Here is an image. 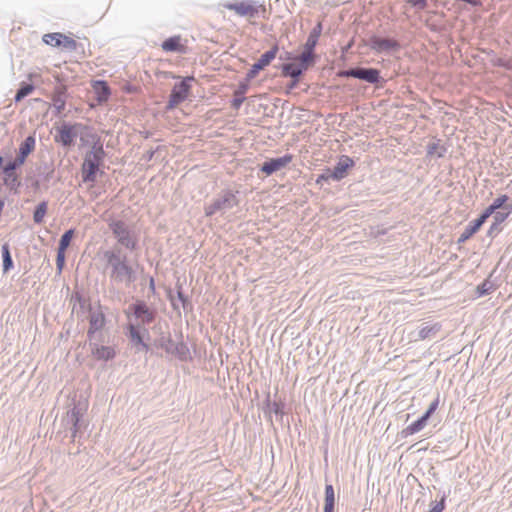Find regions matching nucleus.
I'll return each instance as SVG.
<instances>
[{
    "mask_svg": "<svg viewBox=\"0 0 512 512\" xmlns=\"http://www.w3.org/2000/svg\"><path fill=\"white\" fill-rule=\"evenodd\" d=\"M224 7L234 11L239 16H247L255 18L258 14V8L254 5L253 0H243L236 3H226Z\"/></svg>",
    "mask_w": 512,
    "mask_h": 512,
    "instance_id": "9b49d317",
    "label": "nucleus"
},
{
    "mask_svg": "<svg viewBox=\"0 0 512 512\" xmlns=\"http://www.w3.org/2000/svg\"><path fill=\"white\" fill-rule=\"evenodd\" d=\"M156 345L160 348H162L163 350H165V352L167 354H171L172 350H173V347L175 345V342L173 341V339L171 338L170 335H164L162 334L157 340H156Z\"/></svg>",
    "mask_w": 512,
    "mask_h": 512,
    "instance_id": "f704fd0d",
    "label": "nucleus"
},
{
    "mask_svg": "<svg viewBox=\"0 0 512 512\" xmlns=\"http://www.w3.org/2000/svg\"><path fill=\"white\" fill-rule=\"evenodd\" d=\"M93 87L97 93L98 102L102 103L108 100L111 95V91L106 81L97 80L94 82Z\"/></svg>",
    "mask_w": 512,
    "mask_h": 512,
    "instance_id": "a878e982",
    "label": "nucleus"
},
{
    "mask_svg": "<svg viewBox=\"0 0 512 512\" xmlns=\"http://www.w3.org/2000/svg\"><path fill=\"white\" fill-rule=\"evenodd\" d=\"M335 508V492L331 484L325 485V503L323 512H334Z\"/></svg>",
    "mask_w": 512,
    "mask_h": 512,
    "instance_id": "cd10ccee",
    "label": "nucleus"
},
{
    "mask_svg": "<svg viewBox=\"0 0 512 512\" xmlns=\"http://www.w3.org/2000/svg\"><path fill=\"white\" fill-rule=\"evenodd\" d=\"M193 80V76H187L173 86L166 109L171 110L186 100L191 90L190 82Z\"/></svg>",
    "mask_w": 512,
    "mask_h": 512,
    "instance_id": "0eeeda50",
    "label": "nucleus"
},
{
    "mask_svg": "<svg viewBox=\"0 0 512 512\" xmlns=\"http://www.w3.org/2000/svg\"><path fill=\"white\" fill-rule=\"evenodd\" d=\"M317 58L318 56L315 51L303 47L302 52L295 57V63L302 71L306 72L310 67L316 64Z\"/></svg>",
    "mask_w": 512,
    "mask_h": 512,
    "instance_id": "f3484780",
    "label": "nucleus"
},
{
    "mask_svg": "<svg viewBox=\"0 0 512 512\" xmlns=\"http://www.w3.org/2000/svg\"><path fill=\"white\" fill-rule=\"evenodd\" d=\"M272 410L275 414H282V407L279 403L274 402L272 406Z\"/></svg>",
    "mask_w": 512,
    "mask_h": 512,
    "instance_id": "4d7b16f0",
    "label": "nucleus"
},
{
    "mask_svg": "<svg viewBox=\"0 0 512 512\" xmlns=\"http://www.w3.org/2000/svg\"><path fill=\"white\" fill-rule=\"evenodd\" d=\"M125 314L129 320L133 316L137 320L136 325L145 327L146 325L154 322L157 311L156 309L150 308L144 300L137 299L135 302L129 305L128 309L125 311Z\"/></svg>",
    "mask_w": 512,
    "mask_h": 512,
    "instance_id": "423d86ee",
    "label": "nucleus"
},
{
    "mask_svg": "<svg viewBox=\"0 0 512 512\" xmlns=\"http://www.w3.org/2000/svg\"><path fill=\"white\" fill-rule=\"evenodd\" d=\"M447 152V147L445 145H440L439 142H432L427 145V155L428 156H437L438 158H442L445 156Z\"/></svg>",
    "mask_w": 512,
    "mask_h": 512,
    "instance_id": "72a5a7b5",
    "label": "nucleus"
},
{
    "mask_svg": "<svg viewBox=\"0 0 512 512\" xmlns=\"http://www.w3.org/2000/svg\"><path fill=\"white\" fill-rule=\"evenodd\" d=\"M478 228L474 226L472 222H469V224L464 228L463 232L461 233L460 237L457 240L458 244L465 243L467 240H469L475 233L478 232Z\"/></svg>",
    "mask_w": 512,
    "mask_h": 512,
    "instance_id": "e433bc0d",
    "label": "nucleus"
},
{
    "mask_svg": "<svg viewBox=\"0 0 512 512\" xmlns=\"http://www.w3.org/2000/svg\"><path fill=\"white\" fill-rule=\"evenodd\" d=\"M238 191L230 189L222 190L210 204L204 208L205 216L212 217L214 215L224 216L226 212L239 205L237 197Z\"/></svg>",
    "mask_w": 512,
    "mask_h": 512,
    "instance_id": "20e7f679",
    "label": "nucleus"
},
{
    "mask_svg": "<svg viewBox=\"0 0 512 512\" xmlns=\"http://www.w3.org/2000/svg\"><path fill=\"white\" fill-rule=\"evenodd\" d=\"M440 329L441 325L439 323H434L432 325L424 324L419 330L418 337L421 340L434 337Z\"/></svg>",
    "mask_w": 512,
    "mask_h": 512,
    "instance_id": "c85d7f7f",
    "label": "nucleus"
},
{
    "mask_svg": "<svg viewBox=\"0 0 512 512\" xmlns=\"http://www.w3.org/2000/svg\"><path fill=\"white\" fill-rule=\"evenodd\" d=\"M24 98H25V96L19 90H17L16 94L14 96V101L16 103H18V102L22 101Z\"/></svg>",
    "mask_w": 512,
    "mask_h": 512,
    "instance_id": "bf43d9fd",
    "label": "nucleus"
},
{
    "mask_svg": "<svg viewBox=\"0 0 512 512\" xmlns=\"http://www.w3.org/2000/svg\"><path fill=\"white\" fill-rule=\"evenodd\" d=\"M416 10H424L428 6V0H404Z\"/></svg>",
    "mask_w": 512,
    "mask_h": 512,
    "instance_id": "c03bdc74",
    "label": "nucleus"
},
{
    "mask_svg": "<svg viewBox=\"0 0 512 512\" xmlns=\"http://www.w3.org/2000/svg\"><path fill=\"white\" fill-rule=\"evenodd\" d=\"M322 30H323L322 23L318 22L313 27V29L310 31L308 38H307L305 44L303 45V47L307 48L311 51H315V48L318 44V40H319V37L321 36Z\"/></svg>",
    "mask_w": 512,
    "mask_h": 512,
    "instance_id": "412c9836",
    "label": "nucleus"
},
{
    "mask_svg": "<svg viewBox=\"0 0 512 512\" xmlns=\"http://www.w3.org/2000/svg\"><path fill=\"white\" fill-rule=\"evenodd\" d=\"M34 148L35 138L33 136H28L21 142L16 157L25 162L28 155L34 150Z\"/></svg>",
    "mask_w": 512,
    "mask_h": 512,
    "instance_id": "aec40b11",
    "label": "nucleus"
},
{
    "mask_svg": "<svg viewBox=\"0 0 512 512\" xmlns=\"http://www.w3.org/2000/svg\"><path fill=\"white\" fill-rule=\"evenodd\" d=\"M25 162H23V160H19V158L15 157L14 159H11L9 160L8 162H6L4 164V166L2 168H5L7 170H11V171H15L17 172V170L24 164Z\"/></svg>",
    "mask_w": 512,
    "mask_h": 512,
    "instance_id": "37998d69",
    "label": "nucleus"
},
{
    "mask_svg": "<svg viewBox=\"0 0 512 512\" xmlns=\"http://www.w3.org/2000/svg\"><path fill=\"white\" fill-rule=\"evenodd\" d=\"M446 508V494L444 493L439 501L431 502L428 512H443Z\"/></svg>",
    "mask_w": 512,
    "mask_h": 512,
    "instance_id": "ea45409f",
    "label": "nucleus"
},
{
    "mask_svg": "<svg viewBox=\"0 0 512 512\" xmlns=\"http://www.w3.org/2000/svg\"><path fill=\"white\" fill-rule=\"evenodd\" d=\"M106 268L109 270L111 283L130 286L136 281V271L129 264L128 256L120 247H113L103 252Z\"/></svg>",
    "mask_w": 512,
    "mask_h": 512,
    "instance_id": "f257e3e1",
    "label": "nucleus"
},
{
    "mask_svg": "<svg viewBox=\"0 0 512 512\" xmlns=\"http://www.w3.org/2000/svg\"><path fill=\"white\" fill-rule=\"evenodd\" d=\"M2 181L3 185L12 193L18 194L19 188L21 187V181L19 175L15 171L7 170L2 168Z\"/></svg>",
    "mask_w": 512,
    "mask_h": 512,
    "instance_id": "a211bd4d",
    "label": "nucleus"
},
{
    "mask_svg": "<svg viewBox=\"0 0 512 512\" xmlns=\"http://www.w3.org/2000/svg\"><path fill=\"white\" fill-rule=\"evenodd\" d=\"M278 51L279 47L277 44H275L270 50L264 52L248 70L246 74V81L250 82L258 75L261 70L270 65V63L276 58Z\"/></svg>",
    "mask_w": 512,
    "mask_h": 512,
    "instance_id": "6e6552de",
    "label": "nucleus"
},
{
    "mask_svg": "<svg viewBox=\"0 0 512 512\" xmlns=\"http://www.w3.org/2000/svg\"><path fill=\"white\" fill-rule=\"evenodd\" d=\"M1 251H2L3 272L7 273L14 266L9 244L8 243L3 244Z\"/></svg>",
    "mask_w": 512,
    "mask_h": 512,
    "instance_id": "7c9ffc66",
    "label": "nucleus"
},
{
    "mask_svg": "<svg viewBox=\"0 0 512 512\" xmlns=\"http://www.w3.org/2000/svg\"><path fill=\"white\" fill-rule=\"evenodd\" d=\"M355 166V161L347 156L341 155L337 164L331 170L330 176L333 181H340L348 175L349 169Z\"/></svg>",
    "mask_w": 512,
    "mask_h": 512,
    "instance_id": "f8f14e48",
    "label": "nucleus"
},
{
    "mask_svg": "<svg viewBox=\"0 0 512 512\" xmlns=\"http://www.w3.org/2000/svg\"><path fill=\"white\" fill-rule=\"evenodd\" d=\"M248 89H249V84L247 81L241 82L238 85V88L234 92V98L231 102V106L233 109L238 110L241 107V105L243 104V102L246 99L245 94L247 93Z\"/></svg>",
    "mask_w": 512,
    "mask_h": 512,
    "instance_id": "4be33fe9",
    "label": "nucleus"
},
{
    "mask_svg": "<svg viewBox=\"0 0 512 512\" xmlns=\"http://www.w3.org/2000/svg\"><path fill=\"white\" fill-rule=\"evenodd\" d=\"M106 153L103 145L94 143L91 150L86 153L81 167L82 181L84 183H94L97 179V174H103L100 167L103 165Z\"/></svg>",
    "mask_w": 512,
    "mask_h": 512,
    "instance_id": "f03ea898",
    "label": "nucleus"
},
{
    "mask_svg": "<svg viewBox=\"0 0 512 512\" xmlns=\"http://www.w3.org/2000/svg\"><path fill=\"white\" fill-rule=\"evenodd\" d=\"M88 344L92 356L97 360L109 361L116 356V351L112 346L100 345L95 339L89 340Z\"/></svg>",
    "mask_w": 512,
    "mask_h": 512,
    "instance_id": "4468645a",
    "label": "nucleus"
},
{
    "mask_svg": "<svg viewBox=\"0 0 512 512\" xmlns=\"http://www.w3.org/2000/svg\"><path fill=\"white\" fill-rule=\"evenodd\" d=\"M280 59H285V60H294L295 61V57L293 56V54L291 52H285V56H280Z\"/></svg>",
    "mask_w": 512,
    "mask_h": 512,
    "instance_id": "69168bd1",
    "label": "nucleus"
},
{
    "mask_svg": "<svg viewBox=\"0 0 512 512\" xmlns=\"http://www.w3.org/2000/svg\"><path fill=\"white\" fill-rule=\"evenodd\" d=\"M161 47L166 52H180L183 53L185 47L181 44L180 36H172L164 40Z\"/></svg>",
    "mask_w": 512,
    "mask_h": 512,
    "instance_id": "5701e85b",
    "label": "nucleus"
},
{
    "mask_svg": "<svg viewBox=\"0 0 512 512\" xmlns=\"http://www.w3.org/2000/svg\"><path fill=\"white\" fill-rule=\"evenodd\" d=\"M75 235L74 229H68L65 231L62 236L60 237L59 243H58V250L66 251L67 248L70 246L71 240L73 239Z\"/></svg>",
    "mask_w": 512,
    "mask_h": 512,
    "instance_id": "c9c22d12",
    "label": "nucleus"
},
{
    "mask_svg": "<svg viewBox=\"0 0 512 512\" xmlns=\"http://www.w3.org/2000/svg\"><path fill=\"white\" fill-rule=\"evenodd\" d=\"M106 323L103 312H91L89 316V329L87 331L88 340L95 339L96 332L100 331Z\"/></svg>",
    "mask_w": 512,
    "mask_h": 512,
    "instance_id": "dca6fc26",
    "label": "nucleus"
},
{
    "mask_svg": "<svg viewBox=\"0 0 512 512\" xmlns=\"http://www.w3.org/2000/svg\"><path fill=\"white\" fill-rule=\"evenodd\" d=\"M66 94L67 88L64 85L57 86L53 91L52 102L57 115L61 114L65 109Z\"/></svg>",
    "mask_w": 512,
    "mask_h": 512,
    "instance_id": "6ab92c4d",
    "label": "nucleus"
},
{
    "mask_svg": "<svg viewBox=\"0 0 512 512\" xmlns=\"http://www.w3.org/2000/svg\"><path fill=\"white\" fill-rule=\"evenodd\" d=\"M78 126H81V124L76 123L71 125L64 122L60 127L57 128L55 141L64 147H71L74 145V141L78 135L77 131L75 130V128Z\"/></svg>",
    "mask_w": 512,
    "mask_h": 512,
    "instance_id": "1a4fd4ad",
    "label": "nucleus"
},
{
    "mask_svg": "<svg viewBox=\"0 0 512 512\" xmlns=\"http://www.w3.org/2000/svg\"><path fill=\"white\" fill-rule=\"evenodd\" d=\"M438 406H439V396L430 403V405H429L428 409L425 411L424 415H426L428 418H430L432 416V414L437 410Z\"/></svg>",
    "mask_w": 512,
    "mask_h": 512,
    "instance_id": "de8ad7c7",
    "label": "nucleus"
},
{
    "mask_svg": "<svg viewBox=\"0 0 512 512\" xmlns=\"http://www.w3.org/2000/svg\"><path fill=\"white\" fill-rule=\"evenodd\" d=\"M291 161L292 155L290 154H285L277 158H270L262 163L260 171L266 174L267 176H270L273 173L285 168Z\"/></svg>",
    "mask_w": 512,
    "mask_h": 512,
    "instance_id": "9d476101",
    "label": "nucleus"
},
{
    "mask_svg": "<svg viewBox=\"0 0 512 512\" xmlns=\"http://www.w3.org/2000/svg\"><path fill=\"white\" fill-rule=\"evenodd\" d=\"M511 213L512 204L506 206V211H495V213L493 214V223L502 225V223L506 221V219L509 217Z\"/></svg>",
    "mask_w": 512,
    "mask_h": 512,
    "instance_id": "4c0bfd02",
    "label": "nucleus"
},
{
    "mask_svg": "<svg viewBox=\"0 0 512 512\" xmlns=\"http://www.w3.org/2000/svg\"><path fill=\"white\" fill-rule=\"evenodd\" d=\"M428 420L429 418L423 414L416 421L412 422L405 429H403L402 434L407 437L420 432L427 425Z\"/></svg>",
    "mask_w": 512,
    "mask_h": 512,
    "instance_id": "b1692460",
    "label": "nucleus"
},
{
    "mask_svg": "<svg viewBox=\"0 0 512 512\" xmlns=\"http://www.w3.org/2000/svg\"><path fill=\"white\" fill-rule=\"evenodd\" d=\"M140 325H136L135 323L129 321L127 324V330H128V336L133 343V345L138 346L139 344H142L143 335L141 333Z\"/></svg>",
    "mask_w": 512,
    "mask_h": 512,
    "instance_id": "bb28decb",
    "label": "nucleus"
},
{
    "mask_svg": "<svg viewBox=\"0 0 512 512\" xmlns=\"http://www.w3.org/2000/svg\"><path fill=\"white\" fill-rule=\"evenodd\" d=\"M83 410L77 406L73 407L67 412L66 417L63 419L66 425H70L71 438L74 440L77 433L82 429Z\"/></svg>",
    "mask_w": 512,
    "mask_h": 512,
    "instance_id": "ddd939ff",
    "label": "nucleus"
},
{
    "mask_svg": "<svg viewBox=\"0 0 512 512\" xmlns=\"http://www.w3.org/2000/svg\"><path fill=\"white\" fill-rule=\"evenodd\" d=\"M370 46L378 53L398 51L400 49V44L398 41L390 38H381L378 36L371 37Z\"/></svg>",
    "mask_w": 512,
    "mask_h": 512,
    "instance_id": "2eb2a0df",
    "label": "nucleus"
},
{
    "mask_svg": "<svg viewBox=\"0 0 512 512\" xmlns=\"http://www.w3.org/2000/svg\"><path fill=\"white\" fill-rule=\"evenodd\" d=\"M154 154H155V150H149L144 153L143 159L146 161H151L154 157Z\"/></svg>",
    "mask_w": 512,
    "mask_h": 512,
    "instance_id": "6e6d98bb",
    "label": "nucleus"
},
{
    "mask_svg": "<svg viewBox=\"0 0 512 512\" xmlns=\"http://www.w3.org/2000/svg\"><path fill=\"white\" fill-rule=\"evenodd\" d=\"M170 355L175 356L180 361H187L188 359H190L189 348L184 342L175 343Z\"/></svg>",
    "mask_w": 512,
    "mask_h": 512,
    "instance_id": "c756f323",
    "label": "nucleus"
},
{
    "mask_svg": "<svg viewBox=\"0 0 512 512\" xmlns=\"http://www.w3.org/2000/svg\"><path fill=\"white\" fill-rule=\"evenodd\" d=\"M487 218H485L482 214L479 215V217L473 221H471L474 226H476L478 229L481 228V226L486 222Z\"/></svg>",
    "mask_w": 512,
    "mask_h": 512,
    "instance_id": "603ef678",
    "label": "nucleus"
},
{
    "mask_svg": "<svg viewBox=\"0 0 512 512\" xmlns=\"http://www.w3.org/2000/svg\"><path fill=\"white\" fill-rule=\"evenodd\" d=\"M493 290V284L489 280H485L480 285L477 286V294L478 296L488 295Z\"/></svg>",
    "mask_w": 512,
    "mask_h": 512,
    "instance_id": "79ce46f5",
    "label": "nucleus"
},
{
    "mask_svg": "<svg viewBox=\"0 0 512 512\" xmlns=\"http://www.w3.org/2000/svg\"><path fill=\"white\" fill-rule=\"evenodd\" d=\"M508 200L509 197L507 195H500L490 204V206L493 208L494 211H497L499 209L506 211V206L509 205L507 204Z\"/></svg>",
    "mask_w": 512,
    "mask_h": 512,
    "instance_id": "58836bf2",
    "label": "nucleus"
},
{
    "mask_svg": "<svg viewBox=\"0 0 512 512\" xmlns=\"http://www.w3.org/2000/svg\"><path fill=\"white\" fill-rule=\"evenodd\" d=\"M177 298L180 302L184 301L185 299H187L188 297L184 295L183 291H182V288L181 287H178V290H177Z\"/></svg>",
    "mask_w": 512,
    "mask_h": 512,
    "instance_id": "13d9d810",
    "label": "nucleus"
},
{
    "mask_svg": "<svg viewBox=\"0 0 512 512\" xmlns=\"http://www.w3.org/2000/svg\"><path fill=\"white\" fill-rule=\"evenodd\" d=\"M499 65L503 66V67H506L508 69H512V62L511 61L505 62L502 59H500L499 60Z\"/></svg>",
    "mask_w": 512,
    "mask_h": 512,
    "instance_id": "0e129e2a",
    "label": "nucleus"
},
{
    "mask_svg": "<svg viewBox=\"0 0 512 512\" xmlns=\"http://www.w3.org/2000/svg\"><path fill=\"white\" fill-rule=\"evenodd\" d=\"M181 303H182V306H183L184 310H188V309L192 308V304H191V302H190V300L188 298L185 299L184 301H182Z\"/></svg>",
    "mask_w": 512,
    "mask_h": 512,
    "instance_id": "680f3d73",
    "label": "nucleus"
},
{
    "mask_svg": "<svg viewBox=\"0 0 512 512\" xmlns=\"http://www.w3.org/2000/svg\"><path fill=\"white\" fill-rule=\"evenodd\" d=\"M300 78H291L290 83L288 84V90L295 89L299 84Z\"/></svg>",
    "mask_w": 512,
    "mask_h": 512,
    "instance_id": "864d4df0",
    "label": "nucleus"
},
{
    "mask_svg": "<svg viewBox=\"0 0 512 512\" xmlns=\"http://www.w3.org/2000/svg\"><path fill=\"white\" fill-rule=\"evenodd\" d=\"M112 235L117 240V246L129 251H135L138 248L137 233L123 220L110 218L107 221Z\"/></svg>",
    "mask_w": 512,
    "mask_h": 512,
    "instance_id": "7ed1b4c3",
    "label": "nucleus"
},
{
    "mask_svg": "<svg viewBox=\"0 0 512 512\" xmlns=\"http://www.w3.org/2000/svg\"><path fill=\"white\" fill-rule=\"evenodd\" d=\"M24 98H25V96L19 90H17L16 94L14 96V101L16 103H18V102L22 101Z\"/></svg>",
    "mask_w": 512,
    "mask_h": 512,
    "instance_id": "052dcab7",
    "label": "nucleus"
},
{
    "mask_svg": "<svg viewBox=\"0 0 512 512\" xmlns=\"http://www.w3.org/2000/svg\"><path fill=\"white\" fill-rule=\"evenodd\" d=\"M502 230V227L501 225H498L496 223H493L490 225L489 227V230H488V236L490 237H494L496 236L498 233H500V231Z\"/></svg>",
    "mask_w": 512,
    "mask_h": 512,
    "instance_id": "8fccbe9b",
    "label": "nucleus"
},
{
    "mask_svg": "<svg viewBox=\"0 0 512 512\" xmlns=\"http://www.w3.org/2000/svg\"><path fill=\"white\" fill-rule=\"evenodd\" d=\"M63 33L54 32L47 33L43 36L42 40L45 44L57 47V43L60 42L61 39H58V35H62Z\"/></svg>",
    "mask_w": 512,
    "mask_h": 512,
    "instance_id": "a19ab883",
    "label": "nucleus"
},
{
    "mask_svg": "<svg viewBox=\"0 0 512 512\" xmlns=\"http://www.w3.org/2000/svg\"><path fill=\"white\" fill-rule=\"evenodd\" d=\"M495 213V211L493 210V208L489 205L481 214L485 217V218H489L491 215H493Z\"/></svg>",
    "mask_w": 512,
    "mask_h": 512,
    "instance_id": "5fc2aeb1",
    "label": "nucleus"
},
{
    "mask_svg": "<svg viewBox=\"0 0 512 512\" xmlns=\"http://www.w3.org/2000/svg\"><path fill=\"white\" fill-rule=\"evenodd\" d=\"M53 172H54V171H53V169L49 170V171L45 174L44 179H45L46 181H49V180L51 179L52 175H53Z\"/></svg>",
    "mask_w": 512,
    "mask_h": 512,
    "instance_id": "338daca9",
    "label": "nucleus"
},
{
    "mask_svg": "<svg viewBox=\"0 0 512 512\" xmlns=\"http://www.w3.org/2000/svg\"><path fill=\"white\" fill-rule=\"evenodd\" d=\"M487 218H485L482 214L479 215V217L473 221H471L474 226H476L478 229L481 228V226L486 222Z\"/></svg>",
    "mask_w": 512,
    "mask_h": 512,
    "instance_id": "3c124183",
    "label": "nucleus"
},
{
    "mask_svg": "<svg viewBox=\"0 0 512 512\" xmlns=\"http://www.w3.org/2000/svg\"><path fill=\"white\" fill-rule=\"evenodd\" d=\"M35 89V86L31 83L21 82L18 90L26 97L30 95Z\"/></svg>",
    "mask_w": 512,
    "mask_h": 512,
    "instance_id": "a18cd8bd",
    "label": "nucleus"
},
{
    "mask_svg": "<svg viewBox=\"0 0 512 512\" xmlns=\"http://www.w3.org/2000/svg\"><path fill=\"white\" fill-rule=\"evenodd\" d=\"M48 210V202L42 201L40 202L34 209L33 212V221L36 224H41L44 220V217Z\"/></svg>",
    "mask_w": 512,
    "mask_h": 512,
    "instance_id": "473e14b6",
    "label": "nucleus"
},
{
    "mask_svg": "<svg viewBox=\"0 0 512 512\" xmlns=\"http://www.w3.org/2000/svg\"><path fill=\"white\" fill-rule=\"evenodd\" d=\"M280 69L284 77L301 78L304 74V71H302L295 62L284 63L281 65Z\"/></svg>",
    "mask_w": 512,
    "mask_h": 512,
    "instance_id": "393cba45",
    "label": "nucleus"
},
{
    "mask_svg": "<svg viewBox=\"0 0 512 512\" xmlns=\"http://www.w3.org/2000/svg\"><path fill=\"white\" fill-rule=\"evenodd\" d=\"M58 39H61L60 42L57 43V47H60L66 51H76L78 43L71 37H68L64 34L58 35Z\"/></svg>",
    "mask_w": 512,
    "mask_h": 512,
    "instance_id": "2f4dec72",
    "label": "nucleus"
},
{
    "mask_svg": "<svg viewBox=\"0 0 512 512\" xmlns=\"http://www.w3.org/2000/svg\"><path fill=\"white\" fill-rule=\"evenodd\" d=\"M139 347V350H142V351H145V352H148L150 350V346L144 342V340L142 341V344H139L138 345Z\"/></svg>",
    "mask_w": 512,
    "mask_h": 512,
    "instance_id": "e2e57ef3",
    "label": "nucleus"
},
{
    "mask_svg": "<svg viewBox=\"0 0 512 512\" xmlns=\"http://www.w3.org/2000/svg\"><path fill=\"white\" fill-rule=\"evenodd\" d=\"M64 265H65V251H61V250L57 249L56 267L59 272L62 271Z\"/></svg>",
    "mask_w": 512,
    "mask_h": 512,
    "instance_id": "49530a36",
    "label": "nucleus"
},
{
    "mask_svg": "<svg viewBox=\"0 0 512 512\" xmlns=\"http://www.w3.org/2000/svg\"><path fill=\"white\" fill-rule=\"evenodd\" d=\"M32 186L35 190H38L39 189V186H40V183L38 180H34L33 183H32Z\"/></svg>",
    "mask_w": 512,
    "mask_h": 512,
    "instance_id": "774afa93",
    "label": "nucleus"
},
{
    "mask_svg": "<svg viewBox=\"0 0 512 512\" xmlns=\"http://www.w3.org/2000/svg\"><path fill=\"white\" fill-rule=\"evenodd\" d=\"M331 169H326V171L320 175H318L316 179V184L321 185L323 182H328L332 177L330 176Z\"/></svg>",
    "mask_w": 512,
    "mask_h": 512,
    "instance_id": "09e8293b",
    "label": "nucleus"
},
{
    "mask_svg": "<svg viewBox=\"0 0 512 512\" xmlns=\"http://www.w3.org/2000/svg\"><path fill=\"white\" fill-rule=\"evenodd\" d=\"M338 76L342 78L359 79L376 86H382V84L385 82L381 76L380 70L373 67L357 66L346 70H341L338 72Z\"/></svg>",
    "mask_w": 512,
    "mask_h": 512,
    "instance_id": "39448f33",
    "label": "nucleus"
}]
</instances>
